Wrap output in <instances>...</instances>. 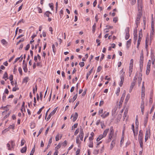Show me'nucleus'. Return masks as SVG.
<instances>
[{"mask_svg":"<svg viewBox=\"0 0 155 155\" xmlns=\"http://www.w3.org/2000/svg\"><path fill=\"white\" fill-rule=\"evenodd\" d=\"M114 131H110V132L109 137L112 138L114 135Z\"/></svg>","mask_w":155,"mask_h":155,"instance_id":"obj_39","label":"nucleus"},{"mask_svg":"<svg viewBox=\"0 0 155 155\" xmlns=\"http://www.w3.org/2000/svg\"><path fill=\"white\" fill-rule=\"evenodd\" d=\"M106 27L107 28L106 29H108L109 28H112L113 26H110L109 25H107L106 26Z\"/></svg>","mask_w":155,"mask_h":155,"instance_id":"obj_61","label":"nucleus"},{"mask_svg":"<svg viewBox=\"0 0 155 155\" xmlns=\"http://www.w3.org/2000/svg\"><path fill=\"white\" fill-rule=\"evenodd\" d=\"M130 28L129 27H127L126 31V36L125 37V39L127 40L130 37Z\"/></svg>","mask_w":155,"mask_h":155,"instance_id":"obj_6","label":"nucleus"},{"mask_svg":"<svg viewBox=\"0 0 155 155\" xmlns=\"http://www.w3.org/2000/svg\"><path fill=\"white\" fill-rule=\"evenodd\" d=\"M79 64L81 67H82L84 66V62H81L79 63Z\"/></svg>","mask_w":155,"mask_h":155,"instance_id":"obj_58","label":"nucleus"},{"mask_svg":"<svg viewBox=\"0 0 155 155\" xmlns=\"http://www.w3.org/2000/svg\"><path fill=\"white\" fill-rule=\"evenodd\" d=\"M150 130L149 129V131L148 132V130H147L145 133V137H149L150 136Z\"/></svg>","mask_w":155,"mask_h":155,"instance_id":"obj_27","label":"nucleus"},{"mask_svg":"<svg viewBox=\"0 0 155 155\" xmlns=\"http://www.w3.org/2000/svg\"><path fill=\"white\" fill-rule=\"evenodd\" d=\"M18 87V84L16 81L15 83V87H13L12 89V91H16L17 90H18V88H17Z\"/></svg>","mask_w":155,"mask_h":155,"instance_id":"obj_13","label":"nucleus"},{"mask_svg":"<svg viewBox=\"0 0 155 155\" xmlns=\"http://www.w3.org/2000/svg\"><path fill=\"white\" fill-rule=\"evenodd\" d=\"M96 28V24L95 23H94L92 26V32L93 33H94L95 31Z\"/></svg>","mask_w":155,"mask_h":155,"instance_id":"obj_32","label":"nucleus"},{"mask_svg":"<svg viewBox=\"0 0 155 155\" xmlns=\"http://www.w3.org/2000/svg\"><path fill=\"white\" fill-rule=\"evenodd\" d=\"M49 6H50V8H51V9L52 10H53V8H54V6L53 5L52 3H49Z\"/></svg>","mask_w":155,"mask_h":155,"instance_id":"obj_53","label":"nucleus"},{"mask_svg":"<svg viewBox=\"0 0 155 155\" xmlns=\"http://www.w3.org/2000/svg\"><path fill=\"white\" fill-rule=\"evenodd\" d=\"M133 68L129 67V76L130 77L133 71Z\"/></svg>","mask_w":155,"mask_h":155,"instance_id":"obj_37","label":"nucleus"},{"mask_svg":"<svg viewBox=\"0 0 155 155\" xmlns=\"http://www.w3.org/2000/svg\"><path fill=\"white\" fill-rule=\"evenodd\" d=\"M131 43V39H130L127 42L126 46L128 48L130 45Z\"/></svg>","mask_w":155,"mask_h":155,"instance_id":"obj_17","label":"nucleus"},{"mask_svg":"<svg viewBox=\"0 0 155 155\" xmlns=\"http://www.w3.org/2000/svg\"><path fill=\"white\" fill-rule=\"evenodd\" d=\"M1 42L3 45H7V42L4 39H3L1 40Z\"/></svg>","mask_w":155,"mask_h":155,"instance_id":"obj_36","label":"nucleus"},{"mask_svg":"<svg viewBox=\"0 0 155 155\" xmlns=\"http://www.w3.org/2000/svg\"><path fill=\"white\" fill-rule=\"evenodd\" d=\"M143 51L140 53V67L141 70L143 68Z\"/></svg>","mask_w":155,"mask_h":155,"instance_id":"obj_2","label":"nucleus"},{"mask_svg":"<svg viewBox=\"0 0 155 155\" xmlns=\"http://www.w3.org/2000/svg\"><path fill=\"white\" fill-rule=\"evenodd\" d=\"M142 15V12H141V11H140V12H138L137 15V17L135 21V23L136 25L137 26V28L138 27V25L140 23L139 21Z\"/></svg>","mask_w":155,"mask_h":155,"instance_id":"obj_3","label":"nucleus"},{"mask_svg":"<svg viewBox=\"0 0 155 155\" xmlns=\"http://www.w3.org/2000/svg\"><path fill=\"white\" fill-rule=\"evenodd\" d=\"M7 77H8L7 74L6 72H5V74H4V76H3V78L4 79H5V80L6 81V79H5V78H7Z\"/></svg>","mask_w":155,"mask_h":155,"instance_id":"obj_46","label":"nucleus"},{"mask_svg":"<svg viewBox=\"0 0 155 155\" xmlns=\"http://www.w3.org/2000/svg\"><path fill=\"white\" fill-rule=\"evenodd\" d=\"M10 143L11 144L12 147V148H14V147L15 146V143L13 141H11L10 142Z\"/></svg>","mask_w":155,"mask_h":155,"instance_id":"obj_57","label":"nucleus"},{"mask_svg":"<svg viewBox=\"0 0 155 155\" xmlns=\"http://www.w3.org/2000/svg\"><path fill=\"white\" fill-rule=\"evenodd\" d=\"M61 145L60 143H59L55 147V150L56 151H58V150L61 147Z\"/></svg>","mask_w":155,"mask_h":155,"instance_id":"obj_41","label":"nucleus"},{"mask_svg":"<svg viewBox=\"0 0 155 155\" xmlns=\"http://www.w3.org/2000/svg\"><path fill=\"white\" fill-rule=\"evenodd\" d=\"M143 134L142 131L140 130L139 132L138 135V140L139 141H143Z\"/></svg>","mask_w":155,"mask_h":155,"instance_id":"obj_7","label":"nucleus"},{"mask_svg":"<svg viewBox=\"0 0 155 155\" xmlns=\"http://www.w3.org/2000/svg\"><path fill=\"white\" fill-rule=\"evenodd\" d=\"M28 80L29 78L28 77H25L23 79L22 81V83H25L26 84L28 82Z\"/></svg>","mask_w":155,"mask_h":155,"instance_id":"obj_21","label":"nucleus"},{"mask_svg":"<svg viewBox=\"0 0 155 155\" xmlns=\"http://www.w3.org/2000/svg\"><path fill=\"white\" fill-rule=\"evenodd\" d=\"M90 143L88 145V146L90 147H93V143L92 140H89Z\"/></svg>","mask_w":155,"mask_h":155,"instance_id":"obj_35","label":"nucleus"},{"mask_svg":"<svg viewBox=\"0 0 155 155\" xmlns=\"http://www.w3.org/2000/svg\"><path fill=\"white\" fill-rule=\"evenodd\" d=\"M142 80V78H138V84L139 86H140Z\"/></svg>","mask_w":155,"mask_h":155,"instance_id":"obj_52","label":"nucleus"},{"mask_svg":"<svg viewBox=\"0 0 155 155\" xmlns=\"http://www.w3.org/2000/svg\"><path fill=\"white\" fill-rule=\"evenodd\" d=\"M13 79V76L12 75H10V83L11 84L14 86L15 84H14V81H12Z\"/></svg>","mask_w":155,"mask_h":155,"instance_id":"obj_23","label":"nucleus"},{"mask_svg":"<svg viewBox=\"0 0 155 155\" xmlns=\"http://www.w3.org/2000/svg\"><path fill=\"white\" fill-rule=\"evenodd\" d=\"M25 142V141L24 139L22 140L21 142V146H23Z\"/></svg>","mask_w":155,"mask_h":155,"instance_id":"obj_60","label":"nucleus"},{"mask_svg":"<svg viewBox=\"0 0 155 155\" xmlns=\"http://www.w3.org/2000/svg\"><path fill=\"white\" fill-rule=\"evenodd\" d=\"M78 114L77 113L75 112L74 113V115H73V114H72L71 115V118H72V117H73V118L72 119V121L73 122H74L76 121V120L77 119V118L78 117Z\"/></svg>","mask_w":155,"mask_h":155,"instance_id":"obj_9","label":"nucleus"},{"mask_svg":"<svg viewBox=\"0 0 155 155\" xmlns=\"http://www.w3.org/2000/svg\"><path fill=\"white\" fill-rule=\"evenodd\" d=\"M18 71L19 72L20 74L21 75H22V68L21 67H19L18 69Z\"/></svg>","mask_w":155,"mask_h":155,"instance_id":"obj_54","label":"nucleus"},{"mask_svg":"<svg viewBox=\"0 0 155 155\" xmlns=\"http://www.w3.org/2000/svg\"><path fill=\"white\" fill-rule=\"evenodd\" d=\"M136 82V81H134L131 83L129 90V92L130 93L131 92L132 89H133V87H134L135 84Z\"/></svg>","mask_w":155,"mask_h":155,"instance_id":"obj_11","label":"nucleus"},{"mask_svg":"<svg viewBox=\"0 0 155 155\" xmlns=\"http://www.w3.org/2000/svg\"><path fill=\"white\" fill-rule=\"evenodd\" d=\"M133 63H134V60L133 59H131V60L130 61L129 67H133Z\"/></svg>","mask_w":155,"mask_h":155,"instance_id":"obj_33","label":"nucleus"},{"mask_svg":"<svg viewBox=\"0 0 155 155\" xmlns=\"http://www.w3.org/2000/svg\"><path fill=\"white\" fill-rule=\"evenodd\" d=\"M27 150V147L26 146L25 147H23L21 150V152L22 153H24Z\"/></svg>","mask_w":155,"mask_h":155,"instance_id":"obj_25","label":"nucleus"},{"mask_svg":"<svg viewBox=\"0 0 155 155\" xmlns=\"http://www.w3.org/2000/svg\"><path fill=\"white\" fill-rule=\"evenodd\" d=\"M30 48V45L29 44H28L26 46L25 48V50L26 51H27Z\"/></svg>","mask_w":155,"mask_h":155,"instance_id":"obj_63","label":"nucleus"},{"mask_svg":"<svg viewBox=\"0 0 155 155\" xmlns=\"http://www.w3.org/2000/svg\"><path fill=\"white\" fill-rule=\"evenodd\" d=\"M125 75V72H124L122 75H121L120 78L121 80H124V76Z\"/></svg>","mask_w":155,"mask_h":155,"instance_id":"obj_43","label":"nucleus"},{"mask_svg":"<svg viewBox=\"0 0 155 155\" xmlns=\"http://www.w3.org/2000/svg\"><path fill=\"white\" fill-rule=\"evenodd\" d=\"M94 68L93 67L89 71V72L87 73V76H86V79H87L88 78V77L91 74V73H92V72L93 71V69Z\"/></svg>","mask_w":155,"mask_h":155,"instance_id":"obj_19","label":"nucleus"},{"mask_svg":"<svg viewBox=\"0 0 155 155\" xmlns=\"http://www.w3.org/2000/svg\"><path fill=\"white\" fill-rule=\"evenodd\" d=\"M144 101L142 100L141 103L140 108L141 109H144Z\"/></svg>","mask_w":155,"mask_h":155,"instance_id":"obj_20","label":"nucleus"},{"mask_svg":"<svg viewBox=\"0 0 155 155\" xmlns=\"http://www.w3.org/2000/svg\"><path fill=\"white\" fill-rule=\"evenodd\" d=\"M22 67L24 72L25 73L27 72L28 71V69L27 68V64L25 63V64H24L22 66Z\"/></svg>","mask_w":155,"mask_h":155,"instance_id":"obj_14","label":"nucleus"},{"mask_svg":"<svg viewBox=\"0 0 155 155\" xmlns=\"http://www.w3.org/2000/svg\"><path fill=\"white\" fill-rule=\"evenodd\" d=\"M139 143L140 144V147L141 148H142V149L143 150V141H139Z\"/></svg>","mask_w":155,"mask_h":155,"instance_id":"obj_30","label":"nucleus"},{"mask_svg":"<svg viewBox=\"0 0 155 155\" xmlns=\"http://www.w3.org/2000/svg\"><path fill=\"white\" fill-rule=\"evenodd\" d=\"M78 126V124L76 123L73 125L71 127V130H73L74 128H76Z\"/></svg>","mask_w":155,"mask_h":155,"instance_id":"obj_42","label":"nucleus"},{"mask_svg":"<svg viewBox=\"0 0 155 155\" xmlns=\"http://www.w3.org/2000/svg\"><path fill=\"white\" fill-rule=\"evenodd\" d=\"M130 94H128L127 95V96H126V99H125V101L126 102H127L129 100V99L130 98Z\"/></svg>","mask_w":155,"mask_h":155,"instance_id":"obj_48","label":"nucleus"},{"mask_svg":"<svg viewBox=\"0 0 155 155\" xmlns=\"http://www.w3.org/2000/svg\"><path fill=\"white\" fill-rule=\"evenodd\" d=\"M109 115V112H108L106 113V112H105L103 114H101V116L103 118H104L106 117H107Z\"/></svg>","mask_w":155,"mask_h":155,"instance_id":"obj_12","label":"nucleus"},{"mask_svg":"<svg viewBox=\"0 0 155 155\" xmlns=\"http://www.w3.org/2000/svg\"><path fill=\"white\" fill-rule=\"evenodd\" d=\"M130 1H131V4L132 5H134V4L136 2V0H129Z\"/></svg>","mask_w":155,"mask_h":155,"instance_id":"obj_55","label":"nucleus"},{"mask_svg":"<svg viewBox=\"0 0 155 155\" xmlns=\"http://www.w3.org/2000/svg\"><path fill=\"white\" fill-rule=\"evenodd\" d=\"M84 136V133L83 130V129L81 128L80 129V134L79 135V137L80 138V140L82 141L83 140V138Z\"/></svg>","mask_w":155,"mask_h":155,"instance_id":"obj_8","label":"nucleus"},{"mask_svg":"<svg viewBox=\"0 0 155 155\" xmlns=\"http://www.w3.org/2000/svg\"><path fill=\"white\" fill-rule=\"evenodd\" d=\"M43 127H42L39 130L38 134L37 135V137H38L42 132L43 130Z\"/></svg>","mask_w":155,"mask_h":155,"instance_id":"obj_59","label":"nucleus"},{"mask_svg":"<svg viewBox=\"0 0 155 155\" xmlns=\"http://www.w3.org/2000/svg\"><path fill=\"white\" fill-rule=\"evenodd\" d=\"M143 25L144 26V29H145V26L146 25V18L145 17H144L143 18Z\"/></svg>","mask_w":155,"mask_h":155,"instance_id":"obj_26","label":"nucleus"},{"mask_svg":"<svg viewBox=\"0 0 155 155\" xmlns=\"http://www.w3.org/2000/svg\"><path fill=\"white\" fill-rule=\"evenodd\" d=\"M128 112L126 111H125L124 113V114L123 115V118L124 119H125V118L126 117L127 115V114Z\"/></svg>","mask_w":155,"mask_h":155,"instance_id":"obj_49","label":"nucleus"},{"mask_svg":"<svg viewBox=\"0 0 155 155\" xmlns=\"http://www.w3.org/2000/svg\"><path fill=\"white\" fill-rule=\"evenodd\" d=\"M52 46L53 51L54 53V54H55V53L56 51V48H55V45L54 44H53Z\"/></svg>","mask_w":155,"mask_h":155,"instance_id":"obj_29","label":"nucleus"},{"mask_svg":"<svg viewBox=\"0 0 155 155\" xmlns=\"http://www.w3.org/2000/svg\"><path fill=\"white\" fill-rule=\"evenodd\" d=\"M150 67H147V70L146 71V74L147 75H148L149 74L150 71Z\"/></svg>","mask_w":155,"mask_h":155,"instance_id":"obj_28","label":"nucleus"},{"mask_svg":"<svg viewBox=\"0 0 155 155\" xmlns=\"http://www.w3.org/2000/svg\"><path fill=\"white\" fill-rule=\"evenodd\" d=\"M135 124H136V126L138 127L139 122H138V117L137 118H136Z\"/></svg>","mask_w":155,"mask_h":155,"instance_id":"obj_47","label":"nucleus"},{"mask_svg":"<svg viewBox=\"0 0 155 155\" xmlns=\"http://www.w3.org/2000/svg\"><path fill=\"white\" fill-rule=\"evenodd\" d=\"M99 150H95L93 151V153L95 155H97L98 154Z\"/></svg>","mask_w":155,"mask_h":155,"instance_id":"obj_51","label":"nucleus"},{"mask_svg":"<svg viewBox=\"0 0 155 155\" xmlns=\"http://www.w3.org/2000/svg\"><path fill=\"white\" fill-rule=\"evenodd\" d=\"M125 94H126V91L125 90H124V91L123 93V94L122 95V96L120 98V101L119 102V103L120 104H122L123 102V100H124V98L125 97Z\"/></svg>","mask_w":155,"mask_h":155,"instance_id":"obj_10","label":"nucleus"},{"mask_svg":"<svg viewBox=\"0 0 155 155\" xmlns=\"http://www.w3.org/2000/svg\"><path fill=\"white\" fill-rule=\"evenodd\" d=\"M77 94H76L73 97V98L72 99V100H73V101H72V99H70L69 100V102L70 103H71L72 102H73L76 99L77 97Z\"/></svg>","mask_w":155,"mask_h":155,"instance_id":"obj_16","label":"nucleus"},{"mask_svg":"<svg viewBox=\"0 0 155 155\" xmlns=\"http://www.w3.org/2000/svg\"><path fill=\"white\" fill-rule=\"evenodd\" d=\"M51 14V13L49 11H47L46 12L44 13V16L45 15L46 16H47L48 17H49V15Z\"/></svg>","mask_w":155,"mask_h":155,"instance_id":"obj_24","label":"nucleus"},{"mask_svg":"<svg viewBox=\"0 0 155 155\" xmlns=\"http://www.w3.org/2000/svg\"><path fill=\"white\" fill-rule=\"evenodd\" d=\"M9 105H7L6 106L4 107H2V108L5 110L2 112V114L4 115L5 114L7 113V114L4 117V119H5L6 118L8 117L10 114V111L9 110Z\"/></svg>","mask_w":155,"mask_h":155,"instance_id":"obj_1","label":"nucleus"},{"mask_svg":"<svg viewBox=\"0 0 155 155\" xmlns=\"http://www.w3.org/2000/svg\"><path fill=\"white\" fill-rule=\"evenodd\" d=\"M109 130V129L108 128V129H106L104 131V132H103V134L102 135H103V136L104 137H105L106 136L107 133L108 132Z\"/></svg>","mask_w":155,"mask_h":155,"instance_id":"obj_18","label":"nucleus"},{"mask_svg":"<svg viewBox=\"0 0 155 155\" xmlns=\"http://www.w3.org/2000/svg\"><path fill=\"white\" fill-rule=\"evenodd\" d=\"M115 140H113L111 143L110 146H114L115 144Z\"/></svg>","mask_w":155,"mask_h":155,"instance_id":"obj_62","label":"nucleus"},{"mask_svg":"<svg viewBox=\"0 0 155 155\" xmlns=\"http://www.w3.org/2000/svg\"><path fill=\"white\" fill-rule=\"evenodd\" d=\"M138 127L136 126L135 130H134V131H133L134 136H137L138 134Z\"/></svg>","mask_w":155,"mask_h":155,"instance_id":"obj_15","label":"nucleus"},{"mask_svg":"<svg viewBox=\"0 0 155 155\" xmlns=\"http://www.w3.org/2000/svg\"><path fill=\"white\" fill-rule=\"evenodd\" d=\"M79 129L78 128L76 130V131H75V132H74V135H77L78 134V133H79Z\"/></svg>","mask_w":155,"mask_h":155,"instance_id":"obj_64","label":"nucleus"},{"mask_svg":"<svg viewBox=\"0 0 155 155\" xmlns=\"http://www.w3.org/2000/svg\"><path fill=\"white\" fill-rule=\"evenodd\" d=\"M52 137H51L50 139L49 140V141H48V147H50V146L51 144L52 143Z\"/></svg>","mask_w":155,"mask_h":155,"instance_id":"obj_34","label":"nucleus"},{"mask_svg":"<svg viewBox=\"0 0 155 155\" xmlns=\"http://www.w3.org/2000/svg\"><path fill=\"white\" fill-rule=\"evenodd\" d=\"M76 143L77 144H80L81 142L80 141L78 136H77L76 139Z\"/></svg>","mask_w":155,"mask_h":155,"instance_id":"obj_38","label":"nucleus"},{"mask_svg":"<svg viewBox=\"0 0 155 155\" xmlns=\"http://www.w3.org/2000/svg\"><path fill=\"white\" fill-rule=\"evenodd\" d=\"M151 28H152V31H151L150 34V37H151V35L152 36L153 35V33L154 32V21H153V15H152V18H151Z\"/></svg>","mask_w":155,"mask_h":155,"instance_id":"obj_4","label":"nucleus"},{"mask_svg":"<svg viewBox=\"0 0 155 155\" xmlns=\"http://www.w3.org/2000/svg\"><path fill=\"white\" fill-rule=\"evenodd\" d=\"M148 115L146 117V118L144 120V126L145 127L147 126V123L148 121Z\"/></svg>","mask_w":155,"mask_h":155,"instance_id":"obj_31","label":"nucleus"},{"mask_svg":"<svg viewBox=\"0 0 155 155\" xmlns=\"http://www.w3.org/2000/svg\"><path fill=\"white\" fill-rule=\"evenodd\" d=\"M147 43H148V42L147 41V40L146 39V41H145V43H146L145 47H146V48L147 51H148V45L147 44Z\"/></svg>","mask_w":155,"mask_h":155,"instance_id":"obj_50","label":"nucleus"},{"mask_svg":"<svg viewBox=\"0 0 155 155\" xmlns=\"http://www.w3.org/2000/svg\"><path fill=\"white\" fill-rule=\"evenodd\" d=\"M120 89L119 87H118V88L117 89L116 94L117 96H118L119 95V93L120 92Z\"/></svg>","mask_w":155,"mask_h":155,"instance_id":"obj_45","label":"nucleus"},{"mask_svg":"<svg viewBox=\"0 0 155 155\" xmlns=\"http://www.w3.org/2000/svg\"><path fill=\"white\" fill-rule=\"evenodd\" d=\"M57 108L58 107L55 108L54 110L50 114L47 118V121L51 117L55 114L57 110Z\"/></svg>","mask_w":155,"mask_h":155,"instance_id":"obj_5","label":"nucleus"},{"mask_svg":"<svg viewBox=\"0 0 155 155\" xmlns=\"http://www.w3.org/2000/svg\"><path fill=\"white\" fill-rule=\"evenodd\" d=\"M91 136L89 138V140H92L93 139V137L94 135V133L92 132L90 134Z\"/></svg>","mask_w":155,"mask_h":155,"instance_id":"obj_22","label":"nucleus"},{"mask_svg":"<svg viewBox=\"0 0 155 155\" xmlns=\"http://www.w3.org/2000/svg\"><path fill=\"white\" fill-rule=\"evenodd\" d=\"M80 150V149H78L77 150L76 152V155H79Z\"/></svg>","mask_w":155,"mask_h":155,"instance_id":"obj_56","label":"nucleus"},{"mask_svg":"<svg viewBox=\"0 0 155 155\" xmlns=\"http://www.w3.org/2000/svg\"><path fill=\"white\" fill-rule=\"evenodd\" d=\"M145 96V92H141V99L142 100L144 101Z\"/></svg>","mask_w":155,"mask_h":155,"instance_id":"obj_40","label":"nucleus"},{"mask_svg":"<svg viewBox=\"0 0 155 155\" xmlns=\"http://www.w3.org/2000/svg\"><path fill=\"white\" fill-rule=\"evenodd\" d=\"M36 8L38 9L39 13H42V11L41 9L39 7H37Z\"/></svg>","mask_w":155,"mask_h":155,"instance_id":"obj_44","label":"nucleus"}]
</instances>
